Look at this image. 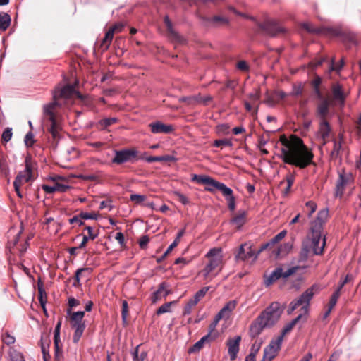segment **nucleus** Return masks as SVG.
<instances>
[{
    "label": "nucleus",
    "instance_id": "f257e3e1",
    "mask_svg": "<svg viewBox=\"0 0 361 361\" xmlns=\"http://www.w3.org/2000/svg\"><path fill=\"white\" fill-rule=\"evenodd\" d=\"M280 142L282 145L280 158L284 163L299 169H305L313 164L314 154L302 139L293 136L288 140L283 135Z\"/></svg>",
    "mask_w": 361,
    "mask_h": 361
},
{
    "label": "nucleus",
    "instance_id": "f03ea898",
    "mask_svg": "<svg viewBox=\"0 0 361 361\" xmlns=\"http://www.w3.org/2000/svg\"><path fill=\"white\" fill-rule=\"evenodd\" d=\"M283 312V307L279 302H272L250 324V336L252 338H257L264 329L273 327L279 322Z\"/></svg>",
    "mask_w": 361,
    "mask_h": 361
},
{
    "label": "nucleus",
    "instance_id": "7ed1b4c3",
    "mask_svg": "<svg viewBox=\"0 0 361 361\" xmlns=\"http://www.w3.org/2000/svg\"><path fill=\"white\" fill-rule=\"evenodd\" d=\"M329 209H321L314 220L310 222V231L305 242L312 250L314 255H320L323 253L326 245V236L322 235L323 226L327 221Z\"/></svg>",
    "mask_w": 361,
    "mask_h": 361
},
{
    "label": "nucleus",
    "instance_id": "20e7f679",
    "mask_svg": "<svg viewBox=\"0 0 361 361\" xmlns=\"http://www.w3.org/2000/svg\"><path fill=\"white\" fill-rule=\"evenodd\" d=\"M317 289V285H313L302 293L298 299L293 300L289 305V307L287 310L288 314H291L299 306H302L301 310L304 314H307L310 302Z\"/></svg>",
    "mask_w": 361,
    "mask_h": 361
},
{
    "label": "nucleus",
    "instance_id": "39448f33",
    "mask_svg": "<svg viewBox=\"0 0 361 361\" xmlns=\"http://www.w3.org/2000/svg\"><path fill=\"white\" fill-rule=\"evenodd\" d=\"M85 312L78 311L71 313L70 316V325L74 329L73 341L78 343L85 329L86 325L84 321Z\"/></svg>",
    "mask_w": 361,
    "mask_h": 361
},
{
    "label": "nucleus",
    "instance_id": "423d86ee",
    "mask_svg": "<svg viewBox=\"0 0 361 361\" xmlns=\"http://www.w3.org/2000/svg\"><path fill=\"white\" fill-rule=\"evenodd\" d=\"M222 250L219 247H214L209 250L205 257L209 259L202 270L204 278H207L211 272L220 266L223 261L221 255Z\"/></svg>",
    "mask_w": 361,
    "mask_h": 361
},
{
    "label": "nucleus",
    "instance_id": "0eeeda50",
    "mask_svg": "<svg viewBox=\"0 0 361 361\" xmlns=\"http://www.w3.org/2000/svg\"><path fill=\"white\" fill-rule=\"evenodd\" d=\"M138 159V151L135 148H124L120 150H114V157L111 159V162L117 165H121L128 162L133 164Z\"/></svg>",
    "mask_w": 361,
    "mask_h": 361
},
{
    "label": "nucleus",
    "instance_id": "6e6552de",
    "mask_svg": "<svg viewBox=\"0 0 361 361\" xmlns=\"http://www.w3.org/2000/svg\"><path fill=\"white\" fill-rule=\"evenodd\" d=\"M261 252H259V249L255 252L252 249L250 243H245L241 244L238 247V251L235 255V259L236 262H247L250 259H251L252 262H255L258 258V256Z\"/></svg>",
    "mask_w": 361,
    "mask_h": 361
},
{
    "label": "nucleus",
    "instance_id": "1a4fd4ad",
    "mask_svg": "<svg viewBox=\"0 0 361 361\" xmlns=\"http://www.w3.org/2000/svg\"><path fill=\"white\" fill-rule=\"evenodd\" d=\"M258 26L265 34L272 37L284 33L286 31L276 20L273 19H267L263 23H259Z\"/></svg>",
    "mask_w": 361,
    "mask_h": 361
},
{
    "label": "nucleus",
    "instance_id": "9d476101",
    "mask_svg": "<svg viewBox=\"0 0 361 361\" xmlns=\"http://www.w3.org/2000/svg\"><path fill=\"white\" fill-rule=\"evenodd\" d=\"M74 94L80 97V92L75 90L74 85H66L64 86L58 85L53 91V99H68Z\"/></svg>",
    "mask_w": 361,
    "mask_h": 361
},
{
    "label": "nucleus",
    "instance_id": "9b49d317",
    "mask_svg": "<svg viewBox=\"0 0 361 361\" xmlns=\"http://www.w3.org/2000/svg\"><path fill=\"white\" fill-rule=\"evenodd\" d=\"M25 169L23 171L19 172L14 180V181H16V183L23 184L24 183L29 182L32 179L33 162L30 155L26 156L25 159Z\"/></svg>",
    "mask_w": 361,
    "mask_h": 361
},
{
    "label": "nucleus",
    "instance_id": "f8f14e48",
    "mask_svg": "<svg viewBox=\"0 0 361 361\" xmlns=\"http://www.w3.org/2000/svg\"><path fill=\"white\" fill-rule=\"evenodd\" d=\"M61 326V320H59L56 324L54 332V361H63V355L62 350V345L61 344L60 331Z\"/></svg>",
    "mask_w": 361,
    "mask_h": 361
},
{
    "label": "nucleus",
    "instance_id": "ddd939ff",
    "mask_svg": "<svg viewBox=\"0 0 361 361\" xmlns=\"http://www.w3.org/2000/svg\"><path fill=\"white\" fill-rule=\"evenodd\" d=\"M282 343L281 337H277L276 339L270 341L269 344L264 350V357L267 359V361H271L276 357Z\"/></svg>",
    "mask_w": 361,
    "mask_h": 361
},
{
    "label": "nucleus",
    "instance_id": "4468645a",
    "mask_svg": "<svg viewBox=\"0 0 361 361\" xmlns=\"http://www.w3.org/2000/svg\"><path fill=\"white\" fill-rule=\"evenodd\" d=\"M353 180L350 173L339 172L338 178L336 185L335 196L341 197L344 193L345 186Z\"/></svg>",
    "mask_w": 361,
    "mask_h": 361
},
{
    "label": "nucleus",
    "instance_id": "2eb2a0df",
    "mask_svg": "<svg viewBox=\"0 0 361 361\" xmlns=\"http://www.w3.org/2000/svg\"><path fill=\"white\" fill-rule=\"evenodd\" d=\"M240 336H235L233 338L228 339L226 345L228 346V353L229 355L231 361H234L236 360L240 350Z\"/></svg>",
    "mask_w": 361,
    "mask_h": 361
},
{
    "label": "nucleus",
    "instance_id": "dca6fc26",
    "mask_svg": "<svg viewBox=\"0 0 361 361\" xmlns=\"http://www.w3.org/2000/svg\"><path fill=\"white\" fill-rule=\"evenodd\" d=\"M218 190L221 192L223 196L227 201L229 210L233 212L235 209V198L233 195V190L227 187L224 183Z\"/></svg>",
    "mask_w": 361,
    "mask_h": 361
},
{
    "label": "nucleus",
    "instance_id": "f3484780",
    "mask_svg": "<svg viewBox=\"0 0 361 361\" xmlns=\"http://www.w3.org/2000/svg\"><path fill=\"white\" fill-rule=\"evenodd\" d=\"M331 92L333 101L341 106H344L346 95L343 90L342 86L338 83L333 85Z\"/></svg>",
    "mask_w": 361,
    "mask_h": 361
},
{
    "label": "nucleus",
    "instance_id": "a211bd4d",
    "mask_svg": "<svg viewBox=\"0 0 361 361\" xmlns=\"http://www.w3.org/2000/svg\"><path fill=\"white\" fill-rule=\"evenodd\" d=\"M151 131L154 134L165 133L169 134L173 132L174 128L172 125L164 124L161 121H155L149 125Z\"/></svg>",
    "mask_w": 361,
    "mask_h": 361
},
{
    "label": "nucleus",
    "instance_id": "6ab92c4d",
    "mask_svg": "<svg viewBox=\"0 0 361 361\" xmlns=\"http://www.w3.org/2000/svg\"><path fill=\"white\" fill-rule=\"evenodd\" d=\"M330 102L325 98L319 100L317 105L316 115L319 119H326L329 112Z\"/></svg>",
    "mask_w": 361,
    "mask_h": 361
},
{
    "label": "nucleus",
    "instance_id": "aec40b11",
    "mask_svg": "<svg viewBox=\"0 0 361 361\" xmlns=\"http://www.w3.org/2000/svg\"><path fill=\"white\" fill-rule=\"evenodd\" d=\"M198 183L205 185H212L216 189H219L223 183L219 182L209 176L194 174L191 179Z\"/></svg>",
    "mask_w": 361,
    "mask_h": 361
},
{
    "label": "nucleus",
    "instance_id": "412c9836",
    "mask_svg": "<svg viewBox=\"0 0 361 361\" xmlns=\"http://www.w3.org/2000/svg\"><path fill=\"white\" fill-rule=\"evenodd\" d=\"M165 25L166 27V30L169 34V37L171 39L182 43L184 40L183 37L178 34L173 27V24L171 21L170 20L168 16H166L164 19Z\"/></svg>",
    "mask_w": 361,
    "mask_h": 361
},
{
    "label": "nucleus",
    "instance_id": "4be33fe9",
    "mask_svg": "<svg viewBox=\"0 0 361 361\" xmlns=\"http://www.w3.org/2000/svg\"><path fill=\"white\" fill-rule=\"evenodd\" d=\"M85 230L87 231V235H82V240L79 245L80 248H85L87 242L96 239L99 233L98 230H94V228L90 226H86Z\"/></svg>",
    "mask_w": 361,
    "mask_h": 361
},
{
    "label": "nucleus",
    "instance_id": "5701e85b",
    "mask_svg": "<svg viewBox=\"0 0 361 361\" xmlns=\"http://www.w3.org/2000/svg\"><path fill=\"white\" fill-rule=\"evenodd\" d=\"M87 219H97V214L96 213H88L81 212L79 214L75 215L73 217L71 218L68 221L71 224H74V221H78V225L80 226L84 225L83 220Z\"/></svg>",
    "mask_w": 361,
    "mask_h": 361
},
{
    "label": "nucleus",
    "instance_id": "b1692460",
    "mask_svg": "<svg viewBox=\"0 0 361 361\" xmlns=\"http://www.w3.org/2000/svg\"><path fill=\"white\" fill-rule=\"evenodd\" d=\"M167 286V283L164 281L159 285L158 289L152 295V303H157L162 297L166 298L170 293V291L166 289Z\"/></svg>",
    "mask_w": 361,
    "mask_h": 361
},
{
    "label": "nucleus",
    "instance_id": "393cba45",
    "mask_svg": "<svg viewBox=\"0 0 361 361\" xmlns=\"http://www.w3.org/2000/svg\"><path fill=\"white\" fill-rule=\"evenodd\" d=\"M204 22L207 25L211 27H219L222 25L228 23V19L226 17L221 16H214L212 17H206L204 18Z\"/></svg>",
    "mask_w": 361,
    "mask_h": 361
},
{
    "label": "nucleus",
    "instance_id": "a878e982",
    "mask_svg": "<svg viewBox=\"0 0 361 361\" xmlns=\"http://www.w3.org/2000/svg\"><path fill=\"white\" fill-rule=\"evenodd\" d=\"M336 35L341 37V40L348 45L357 44L356 35L350 31H336Z\"/></svg>",
    "mask_w": 361,
    "mask_h": 361
},
{
    "label": "nucleus",
    "instance_id": "bb28decb",
    "mask_svg": "<svg viewBox=\"0 0 361 361\" xmlns=\"http://www.w3.org/2000/svg\"><path fill=\"white\" fill-rule=\"evenodd\" d=\"M319 133L321 138L324 141V144L326 143V140L329 138L331 128L329 123L326 119H319Z\"/></svg>",
    "mask_w": 361,
    "mask_h": 361
},
{
    "label": "nucleus",
    "instance_id": "cd10ccee",
    "mask_svg": "<svg viewBox=\"0 0 361 361\" xmlns=\"http://www.w3.org/2000/svg\"><path fill=\"white\" fill-rule=\"evenodd\" d=\"M42 188L47 193L52 194L55 192H65L70 188V186L68 185L56 183L53 186L44 184L42 185Z\"/></svg>",
    "mask_w": 361,
    "mask_h": 361
},
{
    "label": "nucleus",
    "instance_id": "c85d7f7f",
    "mask_svg": "<svg viewBox=\"0 0 361 361\" xmlns=\"http://www.w3.org/2000/svg\"><path fill=\"white\" fill-rule=\"evenodd\" d=\"M282 268H276L269 276H264V285L268 287L282 277Z\"/></svg>",
    "mask_w": 361,
    "mask_h": 361
},
{
    "label": "nucleus",
    "instance_id": "c756f323",
    "mask_svg": "<svg viewBox=\"0 0 361 361\" xmlns=\"http://www.w3.org/2000/svg\"><path fill=\"white\" fill-rule=\"evenodd\" d=\"M237 303L238 302L235 300H230L217 314H220L222 318L229 317L230 314L235 309Z\"/></svg>",
    "mask_w": 361,
    "mask_h": 361
},
{
    "label": "nucleus",
    "instance_id": "7c9ffc66",
    "mask_svg": "<svg viewBox=\"0 0 361 361\" xmlns=\"http://www.w3.org/2000/svg\"><path fill=\"white\" fill-rule=\"evenodd\" d=\"M247 212L245 210L238 211L237 215L231 219V224L240 228L246 223Z\"/></svg>",
    "mask_w": 361,
    "mask_h": 361
},
{
    "label": "nucleus",
    "instance_id": "2f4dec72",
    "mask_svg": "<svg viewBox=\"0 0 361 361\" xmlns=\"http://www.w3.org/2000/svg\"><path fill=\"white\" fill-rule=\"evenodd\" d=\"M286 235V231L285 230L281 231L278 234H276L274 238H272L269 242L262 244L259 247V252H263L266 249H267L269 246L274 245L275 243L281 240Z\"/></svg>",
    "mask_w": 361,
    "mask_h": 361
},
{
    "label": "nucleus",
    "instance_id": "473e14b6",
    "mask_svg": "<svg viewBox=\"0 0 361 361\" xmlns=\"http://www.w3.org/2000/svg\"><path fill=\"white\" fill-rule=\"evenodd\" d=\"M213 339H214V338H212V336H209V334L205 335L204 336L202 337L201 339H200L198 341H197L193 345V346L189 349V353H191L198 352L203 348L204 344L206 342H209V341H212Z\"/></svg>",
    "mask_w": 361,
    "mask_h": 361
},
{
    "label": "nucleus",
    "instance_id": "72a5a7b5",
    "mask_svg": "<svg viewBox=\"0 0 361 361\" xmlns=\"http://www.w3.org/2000/svg\"><path fill=\"white\" fill-rule=\"evenodd\" d=\"M59 104L58 102V100H54L52 102H50L49 104H44L43 107V112L44 114L47 116V118L55 116V114L54 113V111L55 108L59 106Z\"/></svg>",
    "mask_w": 361,
    "mask_h": 361
},
{
    "label": "nucleus",
    "instance_id": "f704fd0d",
    "mask_svg": "<svg viewBox=\"0 0 361 361\" xmlns=\"http://www.w3.org/2000/svg\"><path fill=\"white\" fill-rule=\"evenodd\" d=\"M302 314H300L297 317L293 319L291 322L286 324V326L283 327L281 334L278 337H281L282 341L283 340L284 336L290 332L293 328L295 326V324L300 321V319L302 318Z\"/></svg>",
    "mask_w": 361,
    "mask_h": 361
},
{
    "label": "nucleus",
    "instance_id": "c9c22d12",
    "mask_svg": "<svg viewBox=\"0 0 361 361\" xmlns=\"http://www.w3.org/2000/svg\"><path fill=\"white\" fill-rule=\"evenodd\" d=\"M47 119L50 122V126L48 130L54 137H56L60 128L56 121V116H51V117L47 118Z\"/></svg>",
    "mask_w": 361,
    "mask_h": 361
},
{
    "label": "nucleus",
    "instance_id": "e433bc0d",
    "mask_svg": "<svg viewBox=\"0 0 361 361\" xmlns=\"http://www.w3.org/2000/svg\"><path fill=\"white\" fill-rule=\"evenodd\" d=\"M115 32L113 31V29H109V30L106 32L105 34V36L103 38L102 41V47L104 49H107L111 42H112V39L114 38V35Z\"/></svg>",
    "mask_w": 361,
    "mask_h": 361
},
{
    "label": "nucleus",
    "instance_id": "4c0bfd02",
    "mask_svg": "<svg viewBox=\"0 0 361 361\" xmlns=\"http://www.w3.org/2000/svg\"><path fill=\"white\" fill-rule=\"evenodd\" d=\"M11 24V17L6 13H0V31H5Z\"/></svg>",
    "mask_w": 361,
    "mask_h": 361
},
{
    "label": "nucleus",
    "instance_id": "58836bf2",
    "mask_svg": "<svg viewBox=\"0 0 361 361\" xmlns=\"http://www.w3.org/2000/svg\"><path fill=\"white\" fill-rule=\"evenodd\" d=\"M302 27L306 30L308 32L314 33V34H321L322 33L323 29L321 27H315L312 24L310 23H303L302 24Z\"/></svg>",
    "mask_w": 361,
    "mask_h": 361
},
{
    "label": "nucleus",
    "instance_id": "ea45409f",
    "mask_svg": "<svg viewBox=\"0 0 361 361\" xmlns=\"http://www.w3.org/2000/svg\"><path fill=\"white\" fill-rule=\"evenodd\" d=\"M213 146L216 147H232L233 142L231 140L225 138L216 140L214 141Z\"/></svg>",
    "mask_w": 361,
    "mask_h": 361
},
{
    "label": "nucleus",
    "instance_id": "a19ab883",
    "mask_svg": "<svg viewBox=\"0 0 361 361\" xmlns=\"http://www.w3.org/2000/svg\"><path fill=\"white\" fill-rule=\"evenodd\" d=\"M117 122H118L117 118H115V117L106 118H104V119L99 121V124L102 127V129H104Z\"/></svg>",
    "mask_w": 361,
    "mask_h": 361
},
{
    "label": "nucleus",
    "instance_id": "79ce46f5",
    "mask_svg": "<svg viewBox=\"0 0 361 361\" xmlns=\"http://www.w3.org/2000/svg\"><path fill=\"white\" fill-rule=\"evenodd\" d=\"M10 361H25L23 353L12 350L9 352Z\"/></svg>",
    "mask_w": 361,
    "mask_h": 361
},
{
    "label": "nucleus",
    "instance_id": "37998d69",
    "mask_svg": "<svg viewBox=\"0 0 361 361\" xmlns=\"http://www.w3.org/2000/svg\"><path fill=\"white\" fill-rule=\"evenodd\" d=\"M210 289V286H204L200 289L193 296V298L198 302Z\"/></svg>",
    "mask_w": 361,
    "mask_h": 361
},
{
    "label": "nucleus",
    "instance_id": "c03bdc74",
    "mask_svg": "<svg viewBox=\"0 0 361 361\" xmlns=\"http://www.w3.org/2000/svg\"><path fill=\"white\" fill-rule=\"evenodd\" d=\"M173 303L174 302H169L163 304L157 310V314L159 315L164 313L169 312L171 310V306Z\"/></svg>",
    "mask_w": 361,
    "mask_h": 361
},
{
    "label": "nucleus",
    "instance_id": "a18cd8bd",
    "mask_svg": "<svg viewBox=\"0 0 361 361\" xmlns=\"http://www.w3.org/2000/svg\"><path fill=\"white\" fill-rule=\"evenodd\" d=\"M223 318L221 317L220 314H216V316L214 318V320L209 326V332L207 334H209V336H212V333L216 329V325L218 324L219 322Z\"/></svg>",
    "mask_w": 361,
    "mask_h": 361
},
{
    "label": "nucleus",
    "instance_id": "49530a36",
    "mask_svg": "<svg viewBox=\"0 0 361 361\" xmlns=\"http://www.w3.org/2000/svg\"><path fill=\"white\" fill-rule=\"evenodd\" d=\"M305 207L308 209L307 216L310 218L317 208V204L313 201H308L305 203Z\"/></svg>",
    "mask_w": 361,
    "mask_h": 361
},
{
    "label": "nucleus",
    "instance_id": "de8ad7c7",
    "mask_svg": "<svg viewBox=\"0 0 361 361\" xmlns=\"http://www.w3.org/2000/svg\"><path fill=\"white\" fill-rule=\"evenodd\" d=\"M310 247L307 244L304 242L302 243V247L300 251V259L301 260H306L308 258L309 252L310 251Z\"/></svg>",
    "mask_w": 361,
    "mask_h": 361
},
{
    "label": "nucleus",
    "instance_id": "09e8293b",
    "mask_svg": "<svg viewBox=\"0 0 361 361\" xmlns=\"http://www.w3.org/2000/svg\"><path fill=\"white\" fill-rule=\"evenodd\" d=\"M145 199L146 196L142 195L131 194L130 195V200L137 204H141L145 200Z\"/></svg>",
    "mask_w": 361,
    "mask_h": 361
},
{
    "label": "nucleus",
    "instance_id": "8fccbe9b",
    "mask_svg": "<svg viewBox=\"0 0 361 361\" xmlns=\"http://www.w3.org/2000/svg\"><path fill=\"white\" fill-rule=\"evenodd\" d=\"M13 133H12V128H6L1 135V139L4 142H8L10 141L12 138Z\"/></svg>",
    "mask_w": 361,
    "mask_h": 361
},
{
    "label": "nucleus",
    "instance_id": "3c124183",
    "mask_svg": "<svg viewBox=\"0 0 361 361\" xmlns=\"http://www.w3.org/2000/svg\"><path fill=\"white\" fill-rule=\"evenodd\" d=\"M302 94V87L301 84L297 85L294 84L293 85L292 91L290 93V96L293 97H298Z\"/></svg>",
    "mask_w": 361,
    "mask_h": 361
},
{
    "label": "nucleus",
    "instance_id": "603ef678",
    "mask_svg": "<svg viewBox=\"0 0 361 361\" xmlns=\"http://www.w3.org/2000/svg\"><path fill=\"white\" fill-rule=\"evenodd\" d=\"M341 293L335 290L334 293L331 295L329 302V307L334 308L337 303L338 299L339 298Z\"/></svg>",
    "mask_w": 361,
    "mask_h": 361
},
{
    "label": "nucleus",
    "instance_id": "864d4df0",
    "mask_svg": "<svg viewBox=\"0 0 361 361\" xmlns=\"http://www.w3.org/2000/svg\"><path fill=\"white\" fill-rule=\"evenodd\" d=\"M24 142L25 145L28 147H32L34 145V134L31 131H29L26 134V135L25 136Z\"/></svg>",
    "mask_w": 361,
    "mask_h": 361
},
{
    "label": "nucleus",
    "instance_id": "5fc2aeb1",
    "mask_svg": "<svg viewBox=\"0 0 361 361\" xmlns=\"http://www.w3.org/2000/svg\"><path fill=\"white\" fill-rule=\"evenodd\" d=\"M174 195L177 197L178 200L181 202L183 205H186L189 203L188 198L179 191H175Z\"/></svg>",
    "mask_w": 361,
    "mask_h": 361
},
{
    "label": "nucleus",
    "instance_id": "6e6d98bb",
    "mask_svg": "<svg viewBox=\"0 0 361 361\" xmlns=\"http://www.w3.org/2000/svg\"><path fill=\"white\" fill-rule=\"evenodd\" d=\"M260 346H261V343H257V342L254 343L251 347L250 353H249V355L247 356H250L251 358L256 357V355H257L259 350L260 349Z\"/></svg>",
    "mask_w": 361,
    "mask_h": 361
},
{
    "label": "nucleus",
    "instance_id": "4d7b16f0",
    "mask_svg": "<svg viewBox=\"0 0 361 361\" xmlns=\"http://www.w3.org/2000/svg\"><path fill=\"white\" fill-rule=\"evenodd\" d=\"M128 312V305L126 300L122 302L121 317L123 322H126Z\"/></svg>",
    "mask_w": 361,
    "mask_h": 361
},
{
    "label": "nucleus",
    "instance_id": "13d9d810",
    "mask_svg": "<svg viewBox=\"0 0 361 361\" xmlns=\"http://www.w3.org/2000/svg\"><path fill=\"white\" fill-rule=\"evenodd\" d=\"M115 239L118 241L121 247H126V240H125V236L123 233L118 232L116 233L115 236Z\"/></svg>",
    "mask_w": 361,
    "mask_h": 361
},
{
    "label": "nucleus",
    "instance_id": "bf43d9fd",
    "mask_svg": "<svg viewBox=\"0 0 361 361\" xmlns=\"http://www.w3.org/2000/svg\"><path fill=\"white\" fill-rule=\"evenodd\" d=\"M298 269V267H292L285 271H283V270L282 269V277L285 279L289 277L292 274H295L297 271Z\"/></svg>",
    "mask_w": 361,
    "mask_h": 361
},
{
    "label": "nucleus",
    "instance_id": "052dcab7",
    "mask_svg": "<svg viewBox=\"0 0 361 361\" xmlns=\"http://www.w3.org/2000/svg\"><path fill=\"white\" fill-rule=\"evenodd\" d=\"M351 279V276L349 274H347L346 276L341 279L339 282L338 286L336 288V291L341 293V289L343 288V286Z\"/></svg>",
    "mask_w": 361,
    "mask_h": 361
},
{
    "label": "nucleus",
    "instance_id": "680f3d73",
    "mask_svg": "<svg viewBox=\"0 0 361 361\" xmlns=\"http://www.w3.org/2000/svg\"><path fill=\"white\" fill-rule=\"evenodd\" d=\"M149 242V237L147 235H142L139 240V246L140 247L141 249H144L146 247Z\"/></svg>",
    "mask_w": 361,
    "mask_h": 361
},
{
    "label": "nucleus",
    "instance_id": "e2e57ef3",
    "mask_svg": "<svg viewBox=\"0 0 361 361\" xmlns=\"http://www.w3.org/2000/svg\"><path fill=\"white\" fill-rule=\"evenodd\" d=\"M3 341L4 342V343H6V345H11L13 343H14L15 342V338L11 335H9L8 333H6L4 336H3Z\"/></svg>",
    "mask_w": 361,
    "mask_h": 361
},
{
    "label": "nucleus",
    "instance_id": "0e129e2a",
    "mask_svg": "<svg viewBox=\"0 0 361 361\" xmlns=\"http://www.w3.org/2000/svg\"><path fill=\"white\" fill-rule=\"evenodd\" d=\"M238 69L242 71H247L249 70V66L245 61H240L237 63Z\"/></svg>",
    "mask_w": 361,
    "mask_h": 361
},
{
    "label": "nucleus",
    "instance_id": "69168bd1",
    "mask_svg": "<svg viewBox=\"0 0 361 361\" xmlns=\"http://www.w3.org/2000/svg\"><path fill=\"white\" fill-rule=\"evenodd\" d=\"M124 27V25L121 23H118L114 24L113 26L110 27V29H113V31L115 33L121 32Z\"/></svg>",
    "mask_w": 361,
    "mask_h": 361
},
{
    "label": "nucleus",
    "instance_id": "338daca9",
    "mask_svg": "<svg viewBox=\"0 0 361 361\" xmlns=\"http://www.w3.org/2000/svg\"><path fill=\"white\" fill-rule=\"evenodd\" d=\"M295 177L293 173H288L286 177V180L287 182V185H288L289 187H292L294 181H295Z\"/></svg>",
    "mask_w": 361,
    "mask_h": 361
},
{
    "label": "nucleus",
    "instance_id": "774afa93",
    "mask_svg": "<svg viewBox=\"0 0 361 361\" xmlns=\"http://www.w3.org/2000/svg\"><path fill=\"white\" fill-rule=\"evenodd\" d=\"M105 208H108L109 211H111L113 208V206L111 204L110 201H102L99 204V209H104Z\"/></svg>",
    "mask_w": 361,
    "mask_h": 361
}]
</instances>
